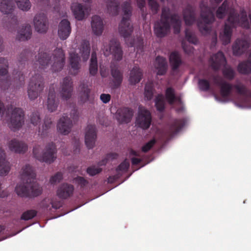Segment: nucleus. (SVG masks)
Wrapping results in <instances>:
<instances>
[{"label":"nucleus","instance_id":"1","mask_svg":"<svg viewBox=\"0 0 251 251\" xmlns=\"http://www.w3.org/2000/svg\"><path fill=\"white\" fill-rule=\"evenodd\" d=\"M227 13V20L219 36L220 39L225 45L230 43L233 29L236 26L239 25L247 29L250 26L247 12L244 8H241L239 14H237L234 8L228 7V2L225 0L218 8L216 16L219 19H223Z\"/></svg>","mask_w":251,"mask_h":251},{"label":"nucleus","instance_id":"2","mask_svg":"<svg viewBox=\"0 0 251 251\" xmlns=\"http://www.w3.org/2000/svg\"><path fill=\"white\" fill-rule=\"evenodd\" d=\"M66 62L65 53L61 48H56L51 53L47 50L40 49L36 58L35 68L41 70L50 69L52 72L61 71Z\"/></svg>","mask_w":251,"mask_h":251},{"label":"nucleus","instance_id":"3","mask_svg":"<svg viewBox=\"0 0 251 251\" xmlns=\"http://www.w3.org/2000/svg\"><path fill=\"white\" fill-rule=\"evenodd\" d=\"M213 80L215 85L220 87L221 94L223 97H228L234 87L240 95V97L234 102L235 104L242 108H251V92L248 91L244 84L239 83L233 86L218 75L213 76Z\"/></svg>","mask_w":251,"mask_h":251},{"label":"nucleus","instance_id":"4","mask_svg":"<svg viewBox=\"0 0 251 251\" xmlns=\"http://www.w3.org/2000/svg\"><path fill=\"white\" fill-rule=\"evenodd\" d=\"M35 176L34 171L30 165H26L22 168L21 174L22 183L18 184L15 190L18 196L36 197L41 194L42 188L34 182Z\"/></svg>","mask_w":251,"mask_h":251},{"label":"nucleus","instance_id":"5","mask_svg":"<svg viewBox=\"0 0 251 251\" xmlns=\"http://www.w3.org/2000/svg\"><path fill=\"white\" fill-rule=\"evenodd\" d=\"M103 54L108 56L112 55L111 63V74L112 76V86L114 88L119 87L123 81V74L118 69V66L115 62L120 61L123 58V50L120 47L119 42L113 39L110 41L109 43H104L101 48Z\"/></svg>","mask_w":251,"mask_h":251},{"label":"nucleus","instance_id":"6","mask_svg":"<svg viewBox=\"0 0 251 251\" xmlns=\"http://www.w3.org/2000/svg\"><path fill=\"white\" fill-rule=\"evenodd\" d=\"M130 5V2H125L122 5L124 16L119 25V32L120 35L125 39L126 44L129 47L136 48L137 53H140L143 50L144 43L143 39L139 37L135 41H134L129 43L126 40L130 36L133 30V25L131 24L130 21V17L131 15Z\"/></svg>","mask_w":251,"mask_h":251},{"label":"nucleus","instance_id":"7","mask_svg":"<svg viewBox=\"0 0 251 251\" xmlns=\"http://www.w3.org/2000/svg\"><path fill=\"white\" fill-rule=\"evenodd\" d=\"M170 21L174 28V33H179L181 27V21L177 14L171 15L170 9L164 7L162 10L161 19L154 24V30L156 35L158 37L165 36L170 30Z\"/></svg>","mask_w":251,"mask_h":251},{"label":"nucleus","instance_id":"8","mask_svg":"<svg viewBox=\"0 0 251 251\" xmlns=\"http://www.w3.org/2000/svg\"><path fill=\"white\" fill-rule=\"evenodd\" d=\"M90 52V46L89 41L83 40L81 43L80 47L78 49H74L69 53V73L71 75H76L80 69V58L78 53L80 54L82 60L86 62L89 57Z\"/></svg>","mask_w":251,"mask_h":251},{"label":"nucleus","instance_id":"9","mask_svg":"<svg viewBox=\"0 0 251 251\" xmlns=\"http://www.w3.org/2000/svg\"><path fill=\"white\" fill-rule=\"evenodd\" d=\"M201 16L198 21L197 25L200 31L202 34L206 35L211 31V24L215 20L213 13L214 9L209 7L206 2L202 0L200 5Z\"/></svg>","mask_w":251,"mask_h":251},{"label":"nucleus","instance_id":"10","mask_svg":"<svg viewBox=\"0 0 251 251\" xmlns=\"http://www.w3.org/2000/svg\"><path fill=\"white\" fill-rule=\"evenodd\" d=\"M11 113V115L8 126L12 130L15 131L19 129L24 123V113L23 110L20 108H13L12 106L5 109L3 103L0 100V114L4 115V113L9 115Z\"/></svg>","mask_w":251,"mask_h":251},{"label":"nucleus","instance_id":"11","mask_svg":"<svg viewBox=\"0 0 251 251\" xmlns=\"http://www.w3.org/2000/svg\"><path fill=\"white\" fill-rule=\"evenodd\" d=\"M40 150L39 146H35L33 150L34 157L40 161L50 164L56 158L57 150L53 143L49 144L43 152L41 153Z\"/></svg>","mask_w":251,"mask_h":251},{"label":"nucleus","instance_id":"12","mask_svg":"<svg viewBox=\"0 0 251 251\" xmlns=\"http://www.w3.org/2000/svg\"><path fill=\"white\" fill-rule=\"evenodd\" d=\"M44 88L43 78L39 74H36L30 79L28 87L27 95L30 100L37 99Z\"/></svg>","mask_w":251,"mask_h":251},{"label":"nucleus","instance_id":"13","mask_svg":"<svg viewBox=\"0 0 251 251\" xmlns=\"http://www.w3.org/2000/svg\"><path fill=\"white\" fill-rule=\"evenodd\" d=\"M151 117L150 112L144 107L140 106L138 108V114L136 118V125L142 128L147 129L151 126Z\"/></svg>","mask_w":251,"mask_h":251},{"label":"nucleus","instance_id":"14","mask_svg":"<svg viewBox=\"0 0 251 251\" xmlns=\"http://www.w3.org/2000/svg\"><path fill=\"white\" fill-rule=\"evenodd\" d=\"M73 92V82L70 76L64 77L60 82L59 94L63 100H68L72 97Z\"/></svg>","mask_w":251,"mask_h":251},{"label":"nucleus","instance_id":"15","mask_svg":"<svg viewBox=\"0 0 251 251\" xmlns=\"http://www.w3.org/2000/svg\"><path fill=\"white\" fill-rule=\"evenodd\" d=\"M250 42L245 38H237L232 45L233 54L240 56L244 53L249 48Z\"/></svg>","mask_w":251,"mask_h":251},{"label":"nucleus","instance_id":"16","mask_svg":"<svg viewBox=\"0 0 251 251\" xmlns=\"http://www.w3.org/2000/svg\"><path fill=\"white\" fill-rule=\"evenodd\" d=\"M72 126V120L64 114L58 120L57 124V130L62 135H67L70 132Z\"/></svg>","mask_w":251,"mask_h":251},{"label":"nucleus","instance_id":"17","mask_svg":"<svg viewBox=\"0 0 251 251\" xmlns=\"http://www.w3.org/2000/svg\"><path fill=\"white\" fill-rule=\"evenodd\" d=\"M33 23L35 30L39 33H45L48 28V22L44 14H37L34 18Z\"/></svg>","mask_w":251,"mask_h":251},{"label":"nucleus","instance_id":"18","mask_svg":"<svg viewBox=\"0 0 251 251\" xmlns=\"http://www.w3.org/2000/svg\"><path fill=\"white\" fill-rule=\"evenodd\" d=\"M97 138L96 126L94 125H88L86 128L85 142L87 147L92 149L95 144Z\"/></svg>","mask_w":251,"mask_h":251},{"label":"nucleus","instance_id":"19","mask_svg":"<svg viewBox=\"0 0 251 251\" xmlns=\"http://www.w3.org/2000/svg\"><path fill=\"white\" fill-rule=\"evenodd\" d=\"M118 155L116 153H111L107 155L105 158L100 161L98 166H92L88 167L87 169V173L91 176H94L99 174L102 171L100 166L105 165L107 161L110 159H115Z\"/></svg>","mask_w":251,"mask_h":251},{"label":"nucleus","instance_id":"20","mask_svg":"<svg viewBox=\"0 0 251 251\" xmlns=\"http://www.w3.org/2000/svg\"><path fill=\"white\" fill-rule=\"evenodd\" d=\"M74 187L67 183L61 184L58 188L56 194L61 199H67L73 195Z\"/></svg>","mask_w":251,"mask_h":251},{"label":"nucleus","instance_id":"21","mask_svg":"<svg viewBox=\"0 0 251 251\" xmlns=\"http://www.w3.org/2000/svg\"><path fill=\"white\" fill-rule=\"evenodd\" d=\"M169 61L172 75L177 74L179 72V68L182 64L180 54L176 51L172 52L169 56Z\"/></svg>","mask_w":251,"mask_h":251},{"label":"nucleus","instance_id":"22","mask_svg":"<svg viewBox=\"0 0 251 251\" xmlns=\"http://www.w3.org/2000/svg\"><path fill=\"white\" fill-rule=\"evenodd\" d=\"M71 9L75 18L79 21L83 20L85 15H88L90 11V7L84 6L78 3H73Z\"/></svg>","mask_w":251,"mask_h":251},{"label":"nucleus","instance_id":"23","mask_svg":"<svg viewBox=\"0 0 251 251\" xmlns=\"http://www.w3.org/2000/svg\"><path fill=\"white\" fill-rule=\"evenodd\" d=\"M133 115V110L126 107L118 109L116 114V118L120 123H129Z\"/></svg>","mask_w":251,"mask_h":251},{"label":"nucleus","instance_id":"24","mask_svg":"<svg viewBox=\"0 0 251 251\" xmlns=\"http://www.w3.org/2000/svg\"><path fill=\"white\" fill-rule=\"evenodd\" d=\"M9 149L12 152L17 153H23L27 150V145L24 142L14 139L8 143Z\"/></svg>","mask_w":251,"mask_h":251},{"label":"nucleus","instance_id":"25","mask_svg":"<svg viewBox=\"0 0 251 251\" xmlns=\"http://www.w3.org/2000/svg\"><path fill=\"white\" fill-rule=\"evenodd\" d=\"M209 63L211 68L214 70H218L222 66L226 64V60L223 53L219 51L211 57Z\"/></svg>","mask_w":251,"mask_h":251},{"label":"nucleus","instance_id":"26","mask_svg":"<svg viewBox=\"0 0 251 251\" xmlns=\"http://www.w3.org/2000/svg\"><path fill=\"white\" fill-rule=\"evenodd\" d=\"M32 35L31 27L29 24L23 25L19 27L16 39L19 41H25L30 39Z\"/></svg>","mask_w":251,"mask_h":251},{"label":"nucleus","instance_id":"27","mask_svg":"<svg viewBox=\"0 0 251 251\" xmlns=\"http://www.w3.org/2000/svg\"><path fill=\"white\" fill-rule=\"evenodd\" d=\"M91 28L93 33L96 36H100L102 34L104 25L101 18L97 15L93 16L92 17L91 22Z\"/></svg>","mask_w":251,"mask_h":251},{"label":"nucleus","instance_id":"28","mask_svg":"<svg viewBox=\"0 0 251 251\" xmlns=\"http://www.w3.org/2000/svg\"><path fill=\"white\" fill-rule=\"evenodd\" d=\"M71 32L70 22L66 19L62 20L58 27V34L61 40L66 39Z\"/></svg>","mask_w":251,"mask_h":251},{"label":"nucleus","instance_id":"29","mask_svg":"<svg viewBox=\"0 0 251 251\" xmlns=\"http://www.w3.org/2000/svg\"><path fill=\"white\" fill-rule=\"evenodd\" d=\"M10 163L6 160L4 151L0 145V176H6L10 172Z\"/></svg>","mask_w":251,"mask_h":251},{"label":"nucleus","instance_id":"30","mask_svg":"<svg viewBox=\"0 0 251 251\" xmlns=\"http://www.w3.org/2000/svg\"><path fill=\"white\" fill-rule=\"evenodd\" d=\"M58 100H56V95L53 86H50L47 102V109L50 112L55 111L58 107Z\"/></svg>","mask_w":251,"mask_h":251},{"label":"nucleus","instance_id":"31","mask_svg":"<svg viewBox=\"0 0 251 251\" xmlns=\"http://www.w3.org/2000/svg\"><path fill=\"white\" fill-rule=\"evenodd\" d=\"M195 8L190 5H188L184 9L183 15L185 24L188 25H192L195 21Z\"/></svg>","mask_w":251,"mask_h":251},{"label":"nucleus","instance_id":"32","mask_svg":"<svg viewBox=\"0 0 251 251\" xmlns=\"http://www.w3.org/2000/svg\"><path fill=\"white\" fill-rule=\"evenodd\" d=\"M155 68L157 71L158 75H164L167 69L168 64L165 58L157 56L156 57L154 63Z\"/></svg>","mask_w":251,"mask_h":251},{"label":"nucleus","instance_id":"33","mask_svg":"<svg viewBox=\"0 0 251 251\" xmlns=\"http://www.w3.org/2000/svg\"><path fill=\"white\" fill-rule=\"evenodd\" d=\"M60 201L54 199H45L41 203V206L44 210H50L52 208L57 209L61 206Z\"/></svg>","mask_w":251,"mask_h":251},{"label":"nucleus","instance_id":"34","mask_svg":"<svg viewBox=\"0 0 251 251\" xmlns=\"http://www.w3.org/2000/svg\"><path fill=\"white\" fill-rule=\"evenodd\" d=\"M142 72L138 66H135L130 71L129 77V81L131 84L138 83L142 79Z\"/></svg>","mask_w":251,"mask_h":251},{"label":"nucleus","instance_id":"35","mask_svg":"<svg viewBox=\"0 0 251 251\" xmlns=\"http://www.w3.org/2000/svg\"><path fill=\"white\" fill-rule=\"evenodd\" d=\"M15 7L14 2L12 0H1L0 11L5 15L11 14Z\"/></svg>","mask_w":251,"mask_h":251},{"label":"nucleus","instance_id":"36","mask_svg":"<svg viewBox=\"0 0 251 251\" xmlns=\"http://www.w3.org/2000/svg\"><path fill=\"white\" fill-rule=\"evenodd\" d=\"M129 167V163L126 160L122 162L116 169V171L118 173L117 175L113 176H110L108 178V182L110 183L113 182L116 179L119 177L120 176H121L122 173L126 172Z\"/></svg>","mask_w":251,"mask_h":251},{"label":"nucleus","instance_id":"37","mask_svg":"<svg viewBox=\"0 0 251 251\" xmlns=\"http://www.w3.org/2000/svg\"><path fill=\"white\" fill-rule=\"evenodd\" d=\"M184 126V122L181 119L175 120L172 122L169 126L168 134L170 136L176 134Z\"/></svg>","mask_w":251,"mask_h":251},{"label":"nucleus","instance_id":"38","mask_svg":"<svg viewBox=\"0 0 251 251\" xmlns=\"http://www.w3.org/2000/svg\"><path fill=\"white\" fill-rule=\"evenodd\" d=\"M120 2L117 0H107L106 11L110 15H116L119 11Z\"/></svg>","mask_w":251,"mask_h":251},{"label":"nucleus","instance_id":"39","mask_svg":"<svg viewBox=\"0 0 251 251\" xmlns=\"http://www.w3.org/2000/svg\"><path fill=\"white\" fill-rule=\"evenodd\" d=\"M237 69L238 72L242 74L251 73V50L248 60L239 63Z\"/></svg>","mask_w":251,"mask_h":251},{"label":"nucleus","instance_id":"40","mask_svg":"<svg viewBox=\"0 0 251 251\" xmlns=\"http://www.w3.org/2000/svg\"><path fill=\"white\" fill-rule=\"evenodd\" d=\"M89 72L90 74L92 75H95L98 72L97 58L95 52H93L91 54L89 65Z\"/></svg>","mask_w":251,"mask_h":251},{"label":"nucleus","instance_id":"41","mask_svg":"<svg viewBox=\"0 0 251 251\" xmlns=\"http://www.w3.org/2000/svg\"><path fill=\"white\" fill-rule=\"evenodd\" d=\"M166 98L171 105L176 101L181 102L180 100L175 96L174 89L171 87L168 88L166 91Z\"/></svg>","mask_w":251,"mask_h":251},{"label":"nucleus","instance_id":"42","mask_svg":"<svg viewBox=\"0 0 251 251\" xmlns=\"http://www.w3.org/2000/svg\"><path fill=\"white\" fill-rule=\"evenodd\" d=\"M79 89L80 90V97L82 101H86L88 100L90 89L88 88V85L84 83H82L79 86Z\"/></svg>","mask_w":251,"mask_h":251},{"label":"nucleus","instance_id":"43","mask_svg":"<svg viewBox=\"0 0 251 251\" xmlns=\"http://www.w3.org/2000/svg\"><path fill=\"white\" fill-rule=\"evenodd\" d=\"M18 7L24 11H28L31 7L29 0H15Z\"/></svg>","mask_w":251,"mask_h":251},{"label":"nucleus","instance_id":"44","mask_svg":"<svg viewBox=\"0 0 251 251\" xmlns=\"http://www.w3.org/2000/svg\"><path fill=\"white\" fill-rule=\"evenodd\" d=\"M8 60L4 57H0V75L3 76L8 74Z\"/></svg>","mask_w":251,"mask_h":251},{"label":"nucleus","instance_id":"45","mask_svg":"<svg viewBox=\"0 0 251 251\" xmlns=\"http://www.w3.org/2000/svg\"><path fill=\"white\" fill-rule=\"evenodd\" d=\"M155 104L156 109L160 111L164 110L165 107V101L163 95H158L155 98Z\"/></svg>","mask_w":251,"mask_h":251},{"label":"nucleus","instance_id":"46","mask_svg":"<svg viewBox=\"0 0 251 251\" xmlns=\"http://www.w3.org/2000/svg\"><path fill=\"white\" fill-rule=\"evenodd\" d=\"M144 95L146 100H149L152 99L153 95V89L151 83L146 85Z\"/></svg>","mask_w":251,"mask_h":251},{"label":"nucleus","instance_id":"47","mask_svg":"<svg viewBox=\"0 0 251 251\" xmlns=\"http://www.w3.org/2000/svg\"><path fill=\"white\" fill-rule=\"evenodd\" d=\"M185 37L187 41L192 44L196 45L198 40L194 33L190 31L188 29L185 30Z\"/></svg>","mask_w":251,"mask_h":251},{"label":"nucleus","instance_id":"48","mask_svg":"<svg viewBox=\"0 0 251 251\" xmlns=\"http://www.w3.org/2000/svg\"><path fill=\"white\" fill-rule=\"evenodd\" d=\"M223 74L226 78L229 80L233 79L235 75L234 71L229 67H225L223 69Z\"/></svg>","mask_w":251,"mask_h":251},{"label":"nucleus","instance_id":"49","mask_svg":"<svg viewBox=\"0 0 251 251\" xmlns=\"http://www.w3.org/2000/svg\"><path fill=\"white\" fill-rule=\"evenodd\" d=\"M37 214V212L34 210H27L22 214L21 219L24 220H29L34 218Z\"/></svg>","mask_w":251,"mask_h":251},{"label":"nucleus","instance_id":"50","mask_svg":"<svg viewBox=\"0 0 251 251\" xmlns=\"http://www.w3.org/2000/svg\"><path fill=\"white\" fill-rule=\"evenodd\" d=\"M162 2H164L165 0H160ZM149 5L153 14H156L159 9V4L155 0H148Z\"/></svg>","mask_w":251,"mask_h":251},{"label":"nucleus","instance_id":"51","mask_svg":"<svg viewBox=\"0 0 251 251\" xmlns=\"http://www.w3.org/2000/svg\"><path fill=\"white\" fill-rule=\"evenodd\" d=\"M7 21L11 24H18V21L16 17L14 15H6L3 16L2 19V23L5 24Z\"/></svg>","mask_w":251,"mask_h":251},{"label":"nucleus","instance_id":"52","mask_svg":"<svg viewBox=\"0 0 251 251\" xmlns=\"http://www.w3.org/2000/svg\"><path fill=\"white\" fill-rule=\"evenodd\" d=\"M199 86L200 89L203 91L208 90L210 86L209 82L208 80L205 79H200L199 81Z\"/></svg>","mask_w":251,"mask_h":251},{"label":"nucleus","instance_id":"53","mask_svg":"<svg viewBox=\"0 0 251 251\" xmlns=\"http://www.w3.org/2000/svg\"><path fill=\"white\" fill-rule=\"evenodd\" d=\"M41 119L38 112H33L30 115V122L34 126L40 123Z\"/></svg>","mask_w":251,"mask_h":251},{"label":"nucleus","instance_id":"54","mask_svg":"<svg viewBox=\"0 0 251 251\" xmlns=\"http://www.w3.org/2000/svg\"><path fill=\"white\" fill-rule=\"evenodd\" d=\"M63 178V175L61 173H57L52 176L50 180V183L54 184L59 182Z\"/></svg>","mask_w":251,"mask_h":251},{"label":"nucleus","instance_id":"55","mask_svg":"<svg viewBox=\"0 0 251 251\" xmlns=\"http://www.w3.org/2000/svg\"><path fill=\"white\" fill-rule=\"evenodd\" d=\"M52 125V121L50 119H46L45 120L44 124L43 126V130L42 131L40 130L39 131V133H41V134H44L46 133L47 130L50 129Z\"/></svg>","mask_w":251,"mask_h":251},{"label":"nucleus","instance_id":"56","mask_svg":"<svg viewBox=\"0 0 251 251\" xmlns=\"http://www.w3.org/2000/svg\"><path fill=\"white\" fill-rule=\"evenodd\" d=\"M156 140L153 138L145 144L142 148V151L144 152H148L155 144Z\"/></svg>","mask_w":251,"mask_h":251},{"label":"nucleus","instance_id":"57","mask_svg":"<svg viewBox=\"0 0 251 251\" xmlns=\"http://www.w3.org/2000/svg\"><path fill=\"white\" fill-rule=\"evenodd\" d=\"M10 76H7L6 79L0 81V86L2 89H5L10 84Z\"/></svg>","mask_w":251,"mask_h":251},{"label":"nucleus","instance_id":"58","mask_svg":"<svg viewBox=\"0 0 251 251\" xmlns=\"http://www.w3.org/2000/svg\"><path fill=\"white\" fill-rule=\"evenodd\" d=\"M182 46L186 53L190 54L193 52V48L190 45H186L183 41L182 42Z\"/></svg>","mask_w":251,"mask_h":251},{"label":"nucleus","instance_id":"59","mask_svg":"<svg viewBox=\"0 0 251 251\" xmlns=\"http://www.w3.org/2000/svg\"><path fill=\"white\" fill-rule=\"evenodd\" d=\"M15 78L16 80H18L20 82V84L21 85H23L24 84V77L23 75V74L21 72H17L16 74L15 75Z\"/></svg>","mask_w":251,"mask_h":251},{"label":"nucleus","instance_id":"60","mask_svg":"<svg viewBox=\"0 0 251 251\" xmlns=\"http://www.w3.org/2000/svg\"><path fill=\"white\" fill-rule=\"evenodd\" d=\"M76 183H78L81 187L85 186L88 183L87 181L83 177L81 176H77L75 179Z\"/></svg>","mask_w":251,"mask_h":251},{"label":"nucleus","instance_id":"61","mask_svg":"<svg viewBox=\"0 0 251 251\" xmlns=\"http://www.w3.org/2000/svg\"><path fill=\"white\" fill-rule=\"evenodd\" d=\"M111 99V96L109 94H102L100 96V100L104 103H108Z\"/></svg>","mask_w":251,"mask_h":251},{"label":"nucleus","instance_id":"62","mask_svg":"<svg viewBox=\"0 0 251 251\" xmlns=\"http://www.w3.org/2000/svg\"><path fill=\"white\" fill-rule=\"evenodd\" d=\"M1 184L0 183V197L4 198L8 196V192L5 190H2Z\"/></svg>","mask_w":251,"mask_h":251},{"label":"nucleus","instance_id":"63","mask_svg":"<svg viewBox=\"0 0 251 251\" xmlns=\"http://www.w3.org/2000/svg\"><path fill=\"white\" fill-rule=\"evenodd\" d=\"M137 1L138 7L142 10L146 4L145 0H137Z\"/></svg>","mask_w":251,"mask_h":251},{"label":"nucleus","instance_id":"64","mask_svg":"<svg viewBox=\"0 0 251 251\" xmlns=\"http://www.w3.org/2000/svg\"><path fill=\"white\" fill-rule=\"evenodd\" d=\"M71 117L74 120H75V119H76L77 118L78 114H77V110L75 108H74L72 110V112L71 113Z\"/></svg>","mask_w":251,"mask_h":251}]
</instances>
